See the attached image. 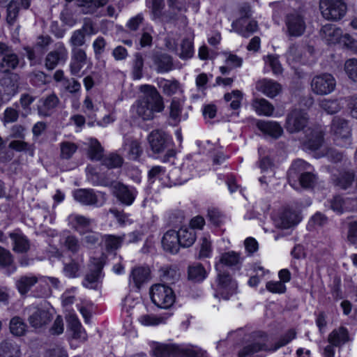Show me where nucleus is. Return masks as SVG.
Instances as JSON below:
<instances>
[{
	"label": "nucleus",
	"mask_w": 357,
	"mask_h": 357,
	"mask_svg": "<svg viewBox=\"0 0 357 357\" xmlns=\"http://www.w3.org/2000/svg\"><path fill=\"white\" fill-rule=\"evenodd\" d=\"M140 91L143 95L132 105V112L144 121L151 120L154 118L155 113L163 111V98L153 86L142 85Z\"/></svg>",
	"instance_id": "f257e3e1"
},
{
	"label": "nucleus",
	"mask_w": 357,
	"mask_h": 357,
	"mask_svg": "<svg viewBox=\"0 0 357 357\" xmlns=\"http://www.w3.org/2000/svg\"><path fill=\"white\" fill-rule=\"evenodd\" d=\"M296 333L294 329L289 330L275 343L273 347L269 348L266 345L268 336L263 332H257L253 335V340L245 346L238 353V357H252L253 354L260 351H275L279 348L285 346L296 338Z\"/></svg>",
	"instance_id": "f03ea898"
},
{
	"label": "nucleus",
	"mask_w": 357,
	"mask_h": 357,
	"mask_svg": "<svg viewBox=\"0 0 357 357\" xmlns=\"http://www.w3.org/2000/svg\"><path fill=\"white\" fill-rule=\"evenodd\" d=\"M150 296L152 303L162 309L170 308L176 301L173 289L163 284H155L150 288Z\"/></svg>",
	"instance_id": "7ed1b4c3"
},
{
	"label": "nucleus",
	"mask_w": 357,
	"mask_h": 357,
	"mask_svg": "<svg viewBox=\"0 0 357 357\" xmlns=\"http://www.w3.org/2000/svg\"><path fill=\"white\" fill-rule=\"evenodd\" d=\"M319 9L326 20L337 21L345 15L347 6L342 0H320Z\"/></svg>",
	"instance_id": "20e7f679"
},
{
	"label": "nucleus",
	"mask_w": 357,
	"mask_h": 357,
	"mask_svg": "<svg viewBox=\"0 0 357 357\" xmlns=\"http://www.w3.org/2000/svg\"><path fill=\"white\" fill-rule=\"evenodd\" d=\"M105 259L106 256L104 254H101L98 257L91 258L89 272L86 275L82 282L85 287L92 289L98 288Z\"/></svg>",
	"instance_id": "39448f33"
},
{
	"label": "nucleus",
	"mask_w": 357,
	"mask_h": 357,
	"mask_svg": "<svg viewBox=\"0 0 357 357\" xmlns=\"http://www.w3.org/2000/svg\"><path fill=\"white\" fill-rule=\"evenodd\" d=\"M0 72L9 73L17 68L20 64V57L14 52L13 47L7 44L0 42Z\"/></svg>",
	"instance_id": "423d86ee"
},
{
	"label": "nucleus",
	"mask_w": 357,
	"mask_h": 357,
	"mask_svg": "<svg viewBox=\"0 0 357 357\" xmlns=\"http://www.w3.org/2000/svg\"><path fill=\"white\" fill-rule=\"evenodd\" d=\"M331 132L338 145L343 146L350 143L351 129L348 122L344 119L339 117L333 118Z\"/></svg>",
	"instance_id": "0eeeda50"
},
{
	"label": "nucleus",
	"mask_w": 357,
	"mask_h": 357,
	"mask_svg": "<svg viewBox=\"0 0 357 357\" xmlns=\"http://www.w3.org/2000/svg\"><path fill=\"white\" fill-rule=\"evenodd\" d=\"M335 86L336 81L335 78L328 73L314 76L311 81L312 92L319 96H325L332 93Z\"/></svg>",
	"instance_id": "6e6552de"
},
{
	"label": "nucleus",
	"mask_w": 357,
	"mask_h": 357,
	"mask_svg": "<svg viewBox=\"0 0 357 357\" xmlns=\"http://www.w3.org/2000/svg\"><path fill=\"white\" fill-rule=\"evenodd\" d=\"M215 296L220 295L225 300L236 292L237 284L226 272L218 271Z\"/></svg>",
	"instance_id": "1a4fd4ad"
},
{
	"label": "nucleus",
	"mask_w": 357,
	"mask_h": 357,
	"mask_svg": "<svg viewBox=\"0 0 357 357\" xmlns=\"http://www.w3.org/2000/svg\"><path fill=\"white\" fill-rule=\"evenodd\" d=\"M111 188L116 199L126 206H130L137 195L135 187L124 185L121 182H113L111 184Z\"/></svg>",
	"instance_id": "9d476101"
},
{
	"label": "nucleus",
	"mask_w": 357,
	"mask_h": 357,
	"mask_svg": "<svg viewBox=\"0 0 357 357\" xmlns=\"http://www.w3.org/2000/svg\"><path fill=\"white\" fill-rule=\"evenodd\" d=\"M307 121L308 117L305 111L294 109L287 115L285 127L291 133L298 132L306 126Z\"/></svg>",
	"instance_id": "9b49d317"
},
{
	"label": "nucleus",
	"mask_w": 357,
	"mask_h": 357,
	"mask_svg": "<svg viewBox=\"0 0 357 357\" xmlns=\"http://www.w3.org/2000/svg\"><path fill=\"white\" fill-rule=\"evenodd\" d=\"M147 139L151 150L156 154L162 153L170 144L168 135L161 130L151 131L148 135Z\"/></svg>",
	"instance_id": "f8f14e48"
},
{
	"label": "nucleus",
	"mask_w": 357,
	"mask_h": 357,
	"mask_svg": "<svg viewBox=\"0 0 357 357\" xmlns=\"http://www.w3.org/2000/svg\"><path fill=\"white\" fill-rule=\"evenodd\" d=\"M31 0H20L21 7L24 9L29 8ZM19 0H0V5L6 8V22L10 26H13L16 22L20 7Z\"/></svg>",
	"instance_id": "ddd939ff"
},
{
	"label": "nucleus",
	"mask_w": 357,
	"mask_h": 357,
	"mask_svg": "<svg viewBox=\"0 0 357 357\" xmlns=\"http://www.w3.org/2000/svg\"><path fill=\"white\" fill-rule=\"evenodd\" d=\"M68 50L62 43H58L54 50L50 52L45 58V64L48 70L54 69L59 63H64L68 59Z\"/></svg>",
	"instance_id": "4468645a"
},
{
	"label": "nucleus",
	"mask_w": 357,
	"mask_h": 357,
	"mask_svg": "<svg viewBox=\"0 0 357 357\" xmlns=\"http://www.w3.org/2000/svg\"><path fill=\"white\" fill-rule=\"evenodd\" d=\"M285 24L288 35L293 37L302 36L306 28L303 17L296 12L289 13L286 16Z\"/></svg>",
	"instance_id": "2eb2a0df"
},
{
	"label": "nucleus",
	"mask_w": 357,
	"mask_h": 357,
	"mask_svg": "<svg viewBox=\"0 0 357 357\" xmlns=\"http://www.w3.org/2000/svg\"><path fill=\"white\" fill-rule=\"evenodd\" d=\"M301 218L297 213L289 209H284L274 218V225L282 229H290L300 222Z\"/></svg>",
	"instance_id": "dca6fc26"
},
{
	"label": "nucleus",
	"mask_w": 357,
	"mask_h": 357,
	"mask_svg": "<svg viewBox=\"0 0 357 357\" xmlns=\"http://www.w3.org/2000/svg\"><path fill=\"white\" fill-rule=\"evenodd\" d=\"M324 133L321 126L309 128L305 130V139L303 142L304 146L310 150H317L322 144Z\"/></svg>",
	"instance_id": "f3484780"
},
{
	"label": "nucleus",
	"mask_w": 357,
	"mask_h": 357,
	"mask_svg": "<svg viewBox=\"0 0 357 357\" xmlns=\"http://www.w3.org/2000/svg\"><path fill=\"white\" fill-rule=\"evenodd\" d=\"M232 29L245 38L249 37L258 29L257 22L255 20H248L243 18H238L231 24Z\"/></svg>",
	"instance_id": "a211bd4d"
},
{
	"label": "nucleus",
	"mask_w": 357,
	"mask_h": 357,
	"mask_svg": "<svg viewBox=\"0 0 357 357\" xmlns=\"http://www.w3.org/2000/svg\"><path fill=\"white\" fill-rule=\"evenodd\" d=\"M51 319L52 315L48 310L41 307H33L29 321L32 327L38 328L48 324Z\"/></svg>",
	"instance_id": "6ab92c4d"
},
{
	"label": "nucleus",
	"mask_w": 357,
	"mask_h": 357,
	"mask_svg": "<svg viewBox=\"0 0 357 357\" xmlns=\"http://www.w3.org/2000/svg\"><path fill=\"white\" fill-rule=\"evenodd\" d=\"M256 89L267 97L273 98L280 93L282 86L274 80L263 79L257 82Z\"/></svg>",
	"instance_id": "aec40b11"
},
{
	"label": "nucleus",
	"mask_w": 357,
	"mask_h": 357,
	"mask_svg": "<svg viewBox=\"0 0 357 357\" xmlns=\"http://www.w3.org/2000/svg\"><path fill=\"white\" fill-rule=\"evenodd\" d=\"M87 55L84 49L71 50V59L70 63V73L73 75L79 74L82 68L86 63Z\"/></svg>",
	"instance_id": "412c9836"
},
{
	"label": "nucleus",
	"mask_w": 357,
	"mask_h": 357,
	"mask_svg": "<svg viewBox=\"0 0 357 357\" xmlns=\"http://www.w3.org/2000/svg\"><path fill=\"white\" fill-rule=\"evenodd\" d=\"M162 245L166 251L173 254L177 253L181 246L178 231L172 229L167 231L162 237Z\"/></svg>",
	"instance_id": "4be33fe9"
},
{
	"label": "nucleus",
	"mask_w": 357,
	"mask_h": 357,
	"mask_svg": "<svg viewBox=\"0 0 357 357\" xmlns=\"http://www.w3.org/2000/svg\"><path fill=\"white\" fill-rule=\"evenodd\" d=\"M149 273V269L145 267L134 268L129 278L130 285H133L134 287L139 289L142 285L148 280Z\"/></svg>",
	"instance_id": "5701e85b"
},
{
	"label": "nucleus",
	"mask_w": 357,
	"mask_h": 357,
	"mask_svg": "<svg viewBox=\"0 0 357 357\" xmlns=\"http://www.w3.org/2000/svg\"><path fill=\"white\" fill-rule=\"evenodd\" d=\"M153 63L158 73H167L173 69V60L171 56L165 53H155L152 56Z\"/></svg>",
	"instance_id": "b1692460"
},
{
	"label": "nucleus",
	"mask_w": 357,
	"mask_h": 357,
	"mask_svg": "<svg viewBox=\"0 0 357 357\" xmlns=\"http://www.w3.org/2000/svg\"><path fill=\"white\" fill-rule=\"evenodd\" d=\"M342 30L333 24H326L321 29V36L328 44H335L340 41Z\"/></svg>",
	"instance_id": "393cba45"
},
{
	"label": "nucleus",
	"mask_w": 357,
	"mask_h": 357,
	"mask_svg": "<svg viewBox=\"0 0 357 357\" xmlns=\"http://www.w3.org/2000/svg\"><path fill=\"white\" fill-rule=\"evenodd\" d=\"M242 261V258L240 253L234 251H229L222 253L218 263L215 264V269L217 271H221V265L227 266H234L240 264Z\"/></svg>",
	"instance_id": "a878e982"
},
{
	"label": "nucleus",
	"mask_w": 357,
	"mask_h": 357,
	"mask_svg": "<svg viewBox=\"0 0 357 357\" xmlns=\"http://www.w3.org/2000/svg\"><path fill=\"white\" fill-rule=\"evenodd\" d=\"M3 74L4 76L0 79V93L3 91L7 96H13L17 89V75L12 73Z\"/></svg>",
	"instance_id": "bb28decb"
},
{
	"label": "nucleus",
	"mask_w": 357,
	"mask_h": 357,
	"mask_svg": "<svg viewBox=\"0 0 357 357\" xmlns=\"http://www.w3.org/2000/svg\"><path fill=\"white\" fill-rule=\"evenodd\" d=\"M257 126L261 132L274 138H278L283 132L280 125L275 121H259Z\"/></svg>",
	"instance_id": "cd10ccee"
},
{
	"label": "nucleus",
	"mask_w": 357,
	"mask_h": 357,
	"mask_svg": "<svg viewBox=\"0 0 357 357\" xmlns=\"http://www.w3.org/2000/svg\"><path fill=\"white\" fill-rule=\"evenodd\" d=\"M68 323L69 329L73 333V338L80 342H85L87 340V334L76 316L70 315Z\"/></svg>",
	"instance_id": "c85d7f7f"
},
{
	"label": "nucleus",
	"mask_w": 357,
	"mask_h": 357,
	"mask_svg": "<svg viewBox=\"0 0 357 357\" xmlns=\"http://www.w3.org/2000/svg\"><path fill=\"white\" fill-rule=\"evenodd\" d=\"M349 340L347 329L343 326L334 329L329 335L328 341L335 347H340Z\"/></svg>",
	"instance_id": "c756f323"
},
{
	"label": "nucleus",
	"mask_w": 357,
	"mask_h": 357,
	"mask_svg": "<svg viewBox=\"0 0 357 357\" xmlns=\"http://www.w3.org/2000/svg\"><path fill=\"white\" fill-rule=\"evenodd\" d=\"M252 107L259 116H271L275 110L274 106L264 98L254 99Z\"/></svg>",
	"instance_id": "7c9ffc66"
},
{
	"label": "nucleus",
	"mask_w": 357,
	"mask_h": 357,
	"mask_svg": "<svg viewBox=\"0 0 357 357\" xmlns=\"http://www.w3.org/2000/svg\"><path fill=\"white\" fill-rule=\"evenodd\" d=\"M74 198L76 201L84 205L96 204L97 195L91 189H79L74 192Z\"/></svg>",
	"instance_id": "2f4dec72"
},
{
	"label": "nucleus",
	"mask_w": 357,
	"mask_h": 357,
	"mask_svg": "<svg viewBox=\"0 0 357 357\" xmlns=\"http://www.w3.org/2000/svg\"><path fill=\"white\" fill-rule=\"evenodd\" d=\"M185 100V98L184 97H181L174 98L171 101L169 107V118L175 124L181 121Z\"/></svg>",
	"instance_id": "473e14b6"
},
{
	"label": "nucleus",
	"mask_w": 357,
	"mask_h": 357,
	"mask_svg": "<svg viewBox=\"0 0 357 357\" xmlns=\"http://www.w3.org/2000/svg\"><path fill=\"white\" fill-rule=\"evenodd\" d=\"M69 220L71 222L74 229L79 234L90 229V227L93 220L80 215H71L69 217Z\"/></svg>",
	"instance_id": "72a5a7b5"
},
{
	"label": "nucleus",
	"mask_w": 357,
	"mask_h": 357,
	"mask_svg": "<svg viewBox=\"0 0 357 357\" xmlns=\"http://www.w3.org/2000/svg\"><path fill=\"white\" fill-rule=\"evenodd\" d=\"M59 102V100L54 93L47 96L40 101L41 104L38 106L39 114L45 116L50 115L51 112L57 106Z\"/></svg>",
	"instance_id": "f704fd0d"
},
{
	"label": "nucleus",
	"mask_w": 357,
	"mask_h": 357,
	"mask_svg": "<svg viewBox=\"0 0 357 357\" xmlns=\"http://www.w3.org/2000/svg\"><path fill=\"white\" fill-rule=\"evenodd\" d=\"M159 87L162 93L167 96H172L178 93H182L183 89L180 83L176 80L162 79L159 82Z\"/></svg>",
	"instance_id": "c9c22d12"
},
{
	"label": "nucleus",
	"mask_w": 357,
	"mask_h": 357,
	"mask_svg": "<svg viewBox=\"0 0 357 357\" xmlns=\"http://www.w3.org/2000/svg\"><path fill=\"white\" fill-rule=\"evenodd\" d=\"M180 245L183 248H188L192 245L196 240L195 231L188 227H182L178 231Z\"/></svg>",
	"instance_id": "e433bc0d"
},
{
	"label": "nucleus",
	"mask_w": 357,
	"mask_h": 357,
	"mask_svg": "<svg viewBox=\"0 0 357 357\" xmlns=\"http://www.w3.org/2000/svg\"><path fill=\"white\" fill-rule=\"evenodd\" d=\"M167 319V317L146 313L140 315L137 320L144 326H156L165 324Z\"/></svg>",
	"instance_id": "4c0bfd02"
},
{
	"label": "nucleus",
	"mask_w": 357,
	"mask_h": 357,
	"mask_svg": "<svg viewBox=\"0 0 357 357\" xmlns=\"http://www.w3.org/2000/svg\"><path fill=\"white\" fill-rule=\"evenodd\" d=\"M35 275H23L16 281V287L21 294H26L38 282Z\"/></svg>",
	"instance_id": "58836bf2"
},
{
	"label": "nucleus",
	"mask_w": 357,
	"mask_h": 357,
	"mask_svg": "<svg viewBox=\"0 0 357 357\" xmlns=\"http://www.w3.org/2000/svg\"><path fill=\"white\" fill-rule=\"evenodd\" d=\"M10 237L13 242V250L17 252H26L29 249V242L22 234L11 233Z\"/></svg>",
	"instance_id": "ea45409f"
},
{
	"label": "nucleus",
	"mask_w": 357,
	"mask_h": 357,
	"mask_svg": "<svg viewBox=\"0 0 357 357\" xmlns=\"http://www.w3.org/2000/svg\"><path fill=\"white\" fill-rule=\"evenodd\" d=\"M352 201L349 199H343L340 196H335L331 201V209L338 214H342L344 211L351 209Z\"/></svg>",
	"instance_id": "a19ab883"
},
{
	"label": "nucleus",
	"mask_w": 357,
	"mask_h": 357,
	"mask_svg": "<svg viewBox=\"0 0 357 357\" xmlns=\"http://www.w3.org/2000/svg\"><path fill=\"white\" fill-rule=\"evenodd\" d=\"M0 357H20V347L14 342H3L0 345Z\"/></svg>",
	"instance_id": "79ce46f5"
},
{
	"label": "nucleus",
	"mask_w": 357,
	"mask_h": 357,
	"mask_svg": "<svg viewBox=\"0 0 357 357\" xmlns=\"http://www.w3.org/2000/svg\"><path fill=\"white\" fill-rule=\"evenodd\" d=\"M206 271L204 266L200 264H195L188 267V279L195 282H201L206 277Z\"/></svg>",
	"instance_id": "37998d69"
},
{
	"label": "nucleus",
	"mask_w": 357,
	"mask_h": 357,
	"mask_svg": "<svg viewBox=\"0 0 357 357\" xmlns=\"http://www.w3.org/2000/svg\"><path fill=\"white\" fill-rule=\"evenodd\" d=\"M243 98V93L240 90H233L230 93H227L224 96L225 102H229L230 109L236 110L240 108L241 101Z\"/></svg>",
	"instance_id": "c03bdc74"
},
{
	"label": "nucleus",
	"mask_w": 357,
	"mask_h": 357,
	"mask_svg": "<svg viewBox=\"0 0 357 357\" xmlns=\"http://www.w3.org/2000/svg\"><path fill=\"white\" fill-rule=\"evenodd\" d=\"M127 157L132 160H137L142 154L143 150L137 140H130L125 145Z\"/></svg>",
	"instance_id": "a18cd8bd"
},
{
	"label": "nucleus",
	"mask_w": 357,
	"mask_h": 357,
	"mask_svg": "<svg viewBox=\"0 0 357 357\" xmlns=\"http://www.w3.org/2000/svg\"><path fill=\"white\" fill-rule=\"evenodd\" d=\"M103 148L96 139H89L88 155L91 160H100L103 157Z\"/></svg>",
	"instance_id": "49530a36"
},
{
	"label": "nucleus",
	"mask_w": 357,
	"mask_h": 357,
	"mask_svg": "<svg viewBox=\"0 0 357 357\" xmlns=\"http://www.w3.org/2000/svg\"><path fill=\"white\" fill-rule=\"evenodd\" d=\"M179 276L176 267H163L160 269V278L164 282L172 284L178 280Z\"/></svg>",
	"instance_id": "de8ad7c7"
},
{
	"label": "nucleus",
	"mask_w": 357,
	"mask_h": 357,
	"mask_svg": "<svg viewBox=\"0 0 357 357\" xmlns=\"http://www.w3.org/2000/svg\"><path fill=\"white\" fill-rule=\"evenodd\" d=\"M354 176V172H344L340 173L339 176L334 179V183L342 189H347L353 183Z\"/></svg>",
	"instance_id": "09e8293b"
},
{
	"label": "nucleus",
	"mask_w": 357,
	"mask_h": 357,
	"mask_svg": "<svg viewBox=\"0 0 357 357\" xmlns=\"http://www.w3.org/2000/svg\"><path fill=\"white\" fill-rule=\"evenodd\" d=\"M174 351L172 346L158 342L152 344V352L155 357H167L173 354Z\"/></svg>",
	"instance_id": "8fccbe9b"
},
{
	"label": "nucleus",
	"mask_w": 357,
	"mask_h": 357,
	"mask_svg": "<svg viewBox=\"0 0 357 357\" xmlns=\"http://www.w3.org/2000/svg\"><path fill=\"white\" fill-rule=\"evenodd\" d=\"M26 325L19 317H15L10 321V331L15 336H22L26 332Z\"/></svg>",
	"instance_id": "3c124183"
},
{
	"label": "nucleus",
	"mask_w": 357,
	"mask_h": 357,
	"mask_svg": "<svg viewBox=\"0 0 357 357\" xmlns=\"http://www.w3.org/2000/svg\"><path fill=\"white\" fill-rule=\"evenodd\" d=\"M79 235L82 236V243L89 248L97 244L100 240V234L91 230V229L86 230Z\"/></svg>",
	"instance_id": "603ef678"
},
{
	"label": "nucleus",
	"mask_w": 357,
	"mask_h": 357,
	"mask_svg": "<svg viewBox=\"0 0 357 357\" xmlns=\"http://www.w3.org/2000/svg\"><path fill=\"white\" fill-rule=\"evenodd\" d=\"M77 150V146L73 142L66 141L60 144V155L63 159H70Z\"/></svg>",
	"instance_id": "864d4df0"
},
{
	"label": "nucleus",
	"mask_w": 357,
	"mask_h": 357,
	"mask_svg": "<svg viewBox=\"0 0 357 357\" xmlns=\"http://www.w3.org/2000/svg\"><path fill=\"white\" fill-rule=\"evenodd\" d=\"M124 239V235L115 236V235H105L104 236L105 245L108 250H116L121 247L122 242Z\"/></svg>",
	"instance_id": "5fc2aeb1"
},
{
	"label": "nucleus",
	"mask_w": 357,
	"mask_h": 357,
	"mask_svg": "<svg viewBox=\"0 0 357 357\" xmlns=\"http://www.w3.org/2000/svg\"><path fill=\"white\" fill-rule=\"evenodd\" d=\"M144 59L141 54L136 53L132 64V77L135 79H139L142 77Z\"/></svg>",
	"instance_id": "6e6d98bb"
},
{
	"label": "nucleus",
	"mask_w": 357,
	"mask_h": 357,
	"mask_svg": "<svg viewBox=\"0 0 357 357\" xmlns=\"http://www.w3.org/2000/svg\"><path fill=\"white\" fill-rule=\"evenodd\" d=\"M85 37L86 36L79 29L74 31L69 40L71 50L82 49L81 47L86 43Z\"/></svg>",
	"instance_id": "4d7b16f0"
},
{
	"label": "nucleus",
	"mask_w": 357,
	"mask_h": 357,
	"mask_svg": "<svg viewBox=\"0 0 357 357\" xmlns=\"http://www.w3.org/2000/svg\"><path fill=\"white\" fill-rule=\"evenodd\" d=\"M320 107L328 114H335L341 109V105L337 100L324 99L319 103Z\"/></svg>",
	"instance_id": "13d9d810"
},
{
	"label": "nucleus",
	"mask_w": 357,
	"mask_h": 357,
	"mask_svg": "<svg viewBox=\"0 0 357 357\" xmlns=\"http://www.w3.org/2000/svg\"><path fill=\"white\" fill-rule=\"evenodd\" d=\"M302 56V48L297 45H291L287 53V59L290 63H296L301 61Z\"/></svg>",
	"instance_id": "bf43d9fd"
},
{
	"label": "nucleus",
	"mask_w": 357,
	"mask_h": 357,
	"mask_svg": "<svg viewBox=\"0 0 357 357\" xmlns=\"http://www.w3.org/2000/svg\"><path fill=\"white\" fill-rule=\"evenodd\" d=\"M107 45V43L102 36H98L94 40L92 47L96 59H99L105 52Z\"/></svg>",
	"instance_id": "052dcab7"
},
{
	"label": "nucleus",
	"mask_w": 357,
	"mask_h": 357,
	"mask_svg": "<svg viewBox=\"0 0 357 357\" xmlns=\"http://www.w3.org/2000/svg\"><path fill=\"white\" fill-rule=\"evenodd\" d=\"M225 64L229 66L230 68H241L243 65V60L241 57L234 54L231 52H225Z\"/></svg>",
	"instance_id": "680f3d73"
},
{
	"label": "nucleus",
	"mask_w": 357,
	"mask_h": 357,
	"mask_svg": "<svg viewBox=\"0 0 357 357\" xmlns=\"http://www.w3.org/2000/svg\"><path fill=\"white\" fill-rule=\"evenodd\" d=\"M148 6L151 10L153 18H159L162 16V10L165 7L163 0H148Z\"/></svg>",
	"instance_id": "e2e57ef3"
},
{
	"label": "nucleus",
	"mask_w": 357,
	"mask_h": 357,
	"mask_svg": "<svg viewBox=\"0 0 357 357\" xmlns=\"http://www.w3.org/2000/svg\"><path fill=\"white\" fill-rule=\"evenodd\" d=\"M123 160L120 155L111 153L102 159V164L108 168H116L121 166Z\"/></svg>",
	"instance_id": "0e129e2a"
},
{
	"label": "nucleus",
	"mask_w": 357,
	"mask_h": 357,
	"mask_svg": "<svg viewBox=\"0 0 357 357\" xmlns=\"http://www.w3.org/2000/svg\"><path fill=\"white\" fill-rule=\"evenodd\" d=\"M64 247L72 253H77L80 248L79 239L75 236H68L63 241Z\"/></svg>",
	"instance_id": "69168bd1"
},
{
	"label": "nucleus",
	"mask_w": 357,
	"mask_h": 357,
	"mask_svg": "<svg viewBox=\"0 0 357 357\" xmlns=\"http://www.w3.org/2000/svg\"><path fill=\"white\" fill-rule=\"evenodd\" d=\"M76 2L84 14H93L96 12L94 0H76Z\"/></svg>",
	"instance_id": "338daca9"
},
{
	"label": "nucleus",
	"mask_w": 357,
	"mask_h": 357,
	"mask_svg": "<svg viewBox=\"0 0 357 357\" xmlns=\"http://www.w3.org/2000/svg\"><path fill=\"white\" fill-rule=\"evenodd\" d=\"M183 357H207L206 351L195 346H190L182 349Z\"/></svg>",
	"instance_id": "774afa93"
}]
</instances>
